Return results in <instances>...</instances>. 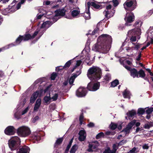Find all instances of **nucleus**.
Returning a JSON list of instances; mask_svg holds the SVG:
<instances>
[{
  "label": "nucleus",
  "instance_id": "cd10ccee",
  "mask_svg": "<svg viewBox=\"0 0 153 153\" xmlns=\"http://www.w3.org/2000/svg\"><path fill=\"white\" fill-rule=\"evenodd\" d=\"M118 144L117 145L116 143L113 144L112 145V149L111 150L112 153H116V152L118 149Z\"/></svg>",
  "mask_w": 153,
  "mask_h": 153
},
{
  "label": "nucleus",
  "instance_id": "de8ad7c7",
  "mask_svg": "<svg viewBox=\"0 0 153 153\" xmlns=\"http://www.w3.org/2000/svg\"><path fill=\"white\" fill-rule=\"evenodd\" d=\"M39 94V92L38 91H36L34 92L31 96L32 97H33V98H35L36 99L38 97V95Z\"/></svg>",
  "mask_w": 153,
  "mask_h": 153
},
{
  "label": "nucleus",
  "instance_id": "052dcab7",
  "mask_svg": "<svg viewBox=\"0 0 153 153\" xmlns=\"http://www.w3.org/2000/svg\"><path fill=\"white\" fill-rule=\"evenodd\" d=\"M34 138L37 140H40V137L39 135L37 134L36 135H34Z\"/></svg>",
  "mask_w": 153,
  "mask_h": 153
},
{
  "label": "nucleus",
  "instance_id": "37998d69",
  "mask_svg": "<svg viewBox=\"0 0 153 153\" xmlns=\"http://www.w3.org/2000/svg\"><path fill=\"white\" fill-rule=\"evenodd\" d=\"M104 134L102 132L98 133L96 136V138L97 139L100 138L104 136Z\"/></svg>",
  "mask_w": 153,
  "mask_h": 153
},
{
  "label": "nucleus",
  "instance_id": "5701e85b",
  "mask_svg": "<svg viewBox=\"0 0 153 153\" xmlns=\"http://www.w3.org/2000/svg\"><path fill=\"white\" fill-rule=\"evenodd\" d=\"M78 148L77 145L75 144L72 146L70 151V153H75Z\"/></svg>",
  "mask_w": 153,
  "mask_h": 153
},
{
  "label": "nucleus",
  "instance_id": "4d7b16f0",
  "mask_svg": "<svg viewBox=\"0 0 153 153\" xmlns=\"http://www.w3.org/2000/svg\"><path fill=\"white\" fill-rule=\"evenodd\" d=\"M113 5L114 7H117L119 4L118 0H113Z\"/></svg>",
  "mask_w": 153,
  "mask_h": 153
},
{
  "label": "nucleus",
  "instance_id": "4c0bfd02",
  "mask_svg": "<svg viewBox=\"0 0 153 153\" xmlns=\"http://www.w3.org/2000/svg\"><path fill=\"white\" fill-rule=\"evenodd\" d=\"M10 10L7 8L2 10L1 11V13L3 15H6L10 12Z\"/></svg>",
  "mask_w": 153,
  "mask_h": 153
},
{
  "label": "nucleus",
  "instance_id": "20e7f679",
  "mask_svg": "<svg viewBox=\"0 0 153 153\" xmlns=\"http://www.w3.org/2000/svg\"><path fill=\"white\" fill-rule=\"evenodd\" d=\"M17 132L19 136L21 137H26L30 135L31 131L30 128L28 127L22 126L18 128Z\"/></svg>",
  "mask_w": 153,
  "mask_h": 153
},
{
  "label": "nucleus",
  "instance_id": "7ed1b4c3",
  "mask_svg": "<svg viewBox=\"0 0 153 153\" xmlns=\"http://www.w3.org/2000/svg\"><path fill=\"white\" fill-rule=\"evenodd\" d=\"M20 140L17 137H15L8 141V145L11 150H17L19 149L20 145Z\"/></svg>",
  "mask_w": 153,
  "mask_h": 153
},
{
  "label": "nucleus",
  "instance_id": "338daca9",
  "mask_svg": "<svg viewBox=\"0 0 153 153\" xmlns=\"http://www.w3.org/2000/svg\"><path fill=\"white\" fill-rule=\"evenodd\" d=\"M28 107L26 108L25 109L22 111V115H24V114L26 113L27 112V111L28 110Z\"/></svg>",
  "mask_w": 153,
  "mask_h": 153
},
{
  "label": "nucleus",
  "instance_id": "aec40b11",
  "mask_svg": "<svg viewBox=\"0 0 153 153\" xmlns=\"http://www.w3.org/2000/svg\"><path fill=\"white\" fill-rule=\"evenodd\" d=\"M38 33V31H35L32 36L30 33H26V35H27H27L28 37V41L34 38Z\"/></svg>",
  "mask_w": 153,
  "mask_h": 153
},
{
  "label": "nucleus",
  "instance_id": "6e6d98bb",
  "mask_svg": "<svg viewBox=\"0 0 153 153\" xmlns=\"http://www.w3.org/2000/svg\"><path fill=\"white\" fill-rule=\"evenodd\" d=\"M130 37V40L132 42L135 41L136 40V36H131Z\"/></svg>",
  "mask_w": 153,
  "mask_h": 153
},
{
  "label": "nucleus",
  "instance_id": "3c124183",
  "mask_svg": "<svg viewBox=\"0 0 153 153\" xmlns=\"http://www.w3.org/2000/svg\"><path fill=\"white\" fill-rule=\"evenodd\" d=\"M21 4L20 2H19L16 6V7L15 6V8L14 9L13 11H15L19 9L21 7Z\"/></svg>",
  "mask_w": 153,
  "mask_h": 153
},
{
  "label": "nucleus",
  "instance_id": "6e6552de",
  "mask_svg": "<svg viewBox=\"0 0 153 153\" xmlns=\"http://www.w3.org/2000/svg\"><path fill=\"white\" fill-rule=\"evenodd\" d=\"M124 19L126 22L125 25L126 26H130V23L133 22L134 20V16L132 12L128 13L125 16Z\"/></svg>",
  "mask_w": 153,
  "mask_h": 153
},
{
  "label": "nucleus",
  "instance_id": "e2e57ef3",
  "mask_svg": "<svg viewBox=\"0 0 153 153\" xmlns=\"http://www.w3.org/2000/svg\"><path fill=\"white\" fill-rule=\"evenodd\" d=\"M36 99L33 98V97L31 96L30 99V102L32 103H33L34 102Z\"/></svg>",
  "mask_w": 153,
  "mask_h": 153
},
{
  "label": "nucleus",
  "instance_id": "bf43d9fd",
  "mask_svg": "<svg viewBox=\"0 0 153 153\" xmlns=\"http://www.w3.org/2000/svg\"><path fill=\"white\" fill-rule=\"evenodd\" d=\"M126 140H122L119 143H118V146L123 145L125 143H126Z\"/></svg>",
  "mask_w": 153,
  "mask_h": 153
},
{
  "label": "nucleus",
  "instance_id": "393cba45",
  "mask_svg": "<svg viewBox=\"0 0 153 153\" xmlns=\"http://www.w3.org/2000/svg\"><path fill=\"white\" fill-rule=\"evenodd\" d=\"M142 23L139 20L137 21L133 25V26L136 28L135 29L140 28V27L142 25Z\"/></svg>",
  "mask_w": 153,
  "mask_h": 153
},
{
  "label": "nucleus",
  "instance_id": "f704fd0d",
  "mask_svg": "<svg viewBox=\"0 0 153 153\" xmlns=\"http://www.w3.org/2000/svg\"><path fill=\"white\" fill-rule=\"evenodd\" d=\"M71 60H69L66 63L64 66L63 67V68L64 69H68L69 68L71 64Z\"/></svg>",
  "mask_w": 153,
  "mask_h": 153
},
{
  "label": "nucleus",
  "instance_id": "412c9836",
  "mask_svg": "<svg viewBox=\"0 0 153 153\" xmlns=\"http://www.w3.org/2000/svg\"><path fill=\"white\" fill-rule=\"evenodd\" d=\"M136 111L133 110L130 111H129L127 113V115L128 117L129 118L132 117L135 115H136Z\"/></svg>",
  "mask_w": 153,
  "mask_h": 153
},
{
  "label": "nucleus",
  "instance_id": "864d4df0",
  "mask_svg": "<svg viewBox=\"0 0 153 153\" xmlns=\"http://www.w3.org/2000/svg\"><path fill=\"white\" fill-rule=\"evenodd\" d=\"M6 85V82L3 80L0 79V85L2 87H4Z\"/></svg>",
  "mask_w": 153,
  "mask_h": 153
},
{
  "label": "nucleus",
  "instance_id": "a18cd8bd",
  "mask_svg": "<svg viewBox=\"0 0 153 153\" xmlns=\"http://www.w3.org/2000/svg\"><path fill=\"white\" fill-rule=\"evenodd\" d=\"M132 44L135 45L134 47H132V48H134V49L138 50L140 48V44L139 43H137L136 45H135V44L134 43H132Z\"/></svg>",
  "mask_w": 153,
  "mask_h": 153
},
{
  "label": "nucleus",
  "instance_id": "1a4fd4ad",
  "mask_svg": "<svg viewBox=\"0 0 153 153\" xmlns=\"http://www.w3.org/2000/svg\"><path fill=\"white\" fill-rule=\"evenodd\" d=\"M86 88L80 87L76 91V95L78 97H85L87 93Z\"/></svg>",
  "mask_w": 153,
  "mask_h": 153
},
{
  "label": "nucleus",
  "instance_id": "2f4dec72",
  "mask_svg": "<svg viewBox=\"0 0 153 153\" xmlns=\"http://www.w3.org/2000/svg\"><path fill=\"white\" fill-rule=\"evenodd\" d=\"M111 79V76L109 74H106L104 77V79L106 83H108Z\"/></svg>",
  "mask_w": 153,
  "mask_h": 153
},
{
  "label": "nucleus",
  "instance_id": "5fc2aeb1",
  "mask_svg": "<svg viewBox=\"0 0 153 153\" xmlns=\"http://www.w3.org/2000/svg\"><path fill=\"white\" fill-rule=\"evenodd\" d=\"M86 138V136H79V141H83L85 140Z\"/></svg>",
  "mask_w": 153,
  "mask_h": 153
},
{
  "label": "nucleus",
  "instance_id": "9b49d317",
  "mask_svg": "<svg viewBox=\"0 0 153 153\" xmlns=\"http://www.w3.org/2000/svg\"><path fill=\"white\" fill-rule=\"evenodd\" d=\"M140 31V29L134 28L129 31L127 34V36L129 37L131 36H137L139 34Z\"/></svg>",
  "mask_w": 153,
  "mask_h": 153
},
{
  "label": "nucleus",
  "instance_id": "4468645a",
  "mask_svg": "<svg viewBox=\"0 0 153 153\" xmlns=\"http://www.w3.org/2000/svg\"><path fill=\"white\" fill-rule=\"evenodd\" d=\"M30 148L26 146H21L19 147V151H17V153H29Z\"/></svg>",
  "mask_w": 153,
  "mask_h": 153
},
{
  "label": "nucleus",
  "instance_id": "6ab92c4d",
  "mask_svg": "<svg viewBox=\"0 0 153 153\" xmlns=\"http://www.w3.org/2000/svg\"><path fill=\"white\" fill-rule=\"evenodd\" d=\"M51 97H50V94H49V96H45L43 98L44 102L47 104H49L51 102Z\"/></svg>",
  "mask_w": 153,
  "mask_h": 153
},
{
  "label": "nucleus",
  "instance_id": "c756f323",
  "mask_svg": "<svg viewBox=\"0 0 153 153\" xmlns=\"http://www.w3.org/2000/svg\"><path fill=\"white\" fill-rule=\"evenodd\" d=\"M83 110L82 111V112L80 113V115L79 117V123L80 125L82 124L83 120L84 119V114L82 112Z\"/></svg>",
  "mask_w": 153,
  "mask_h": 153
},
{
  "label": "nucleus",
  "instance_id": "423d86ee",
  "mask_svg": "<svg viewBox=\"0 0 153 153\" xmlns=\"http://www.w3.org/2000/svg\"><path fill=\"white\" fill-rule=\"evenodd\" d=\"M145 71L142 69H140L139 71L135 68H133L130 70V75L133 78H139L143 77Z\"/></svg>",
  "mask_w": 153,
  "mask_h": 153
},
{
  "label": "nucleus",
  "instance_id": "ddd939ff",
  "mask_svg": "<svg viewBox=\"0 0 153 153\" xmlns=\"http://www.w3.org/2000/svg\"><path fill=\"white\" fill-rule=\"evenodd\" d=\"M15 129L14 127L12 126L7 127L4 130V133L7 135H13L15 133Z\"/></svg>",
  "mask_w": 153,
  "mask_h": 153
},
{
  "label": "nucleus",
  "instance_id": "680f3d73",
  "mask_svg": "<svg viewBox=\"0 0 153 153\" xmlns=\"http://www.w3.org/2000/svg\"><path fill=\"white\" fill-rule=\"evenodd\" d=\"M82 63V61L80 60H77L76 62V65L75 66H76V68L77 66H79Z\"/></svg>",
  "mask_w": 153,
  "mask_h": 153
},
{
  "label": "nucleus",
  "instance_id": "f8f14e48",
  "mask_svg": "<svg viewBox=\"0 0 153 153\" xmlns=\"http://www.w3.org/2000/svg\"><path fill=\"white\" fill-rule=\"evenodd\" d=\"M81 73V69H79L78 71H77L76 73H73L72 74V76H71L69 79V82L70 85H72L75 78Z\"/></svg>",
  "mask_w": 153,
  "mask_h": 153
},
{
  "label": "nucleus",
  "instance_id": "a19ab883",
  "mask_svg": "<svg viewBox=\"0 0 153 153\" xmlns=\"http://www.w3.org/2000/svg\"><path fill=\"white\" fill-rule=\"evenodd\" d=\"M153 111V107H151L148 108V109L146 110V113L148 114H150Z\"/></svg>",
  "mask_w": 153,
  "mask_h": 153
},
{
  "label": "nucleus",
  "instance_id": "ea45409f",
  "mask_svg": "<svg viewBox=\"0 0 153 153\" xmlns=\"http://www.w3.org/2000/svg\"><path fill=\"white\" fill-rule=\"evenodd\" d=\"M103 153H112V150L109 147H108L106 149H105Z\"/></svg>",
  "mask_w": 153,
  "mask_h": 153
},
{
  "label": "nucleus",
  "instance_id": "0e129e2a",
  "mask_svg": "<svg viewBox=\"0 0 153 153\" xmlns=\"http://www.w3.org/2000/svg\"><path fill=\"white\" fill-rule=\"evenodd\" d=\"M73 138H72L69 141L68 145L67 146L70 148L71 146L72 143H73Z\"/></svg>",
  "mask_w": 153,
  "mask_h": 153
},
{
  "label": "nucleus",
  "instance_id": "8fccbe9b",
  "mask_svg": "<svg viewBox=\"0 0 153 153\" xmlns=\"http://www.w3.org/2000/svg\"><path fill=\"white\" fill-rule=\"evenodd\" d=\"M136 148L135 147L133 148L131 150L127 152V153H136L137 152H136Z\"/></svg>",
  "mask_w": 153,
  "mask_h": 153
},
{
  "label": "nucleus",
  "instance_id": "a211bd4d",
  "mask_svg": "<svg viewBox=\"0 0 153 153\" xmlns=\"http://www.w3.org/2000/svg\"><path fill=\"white\" fill-rule=\"evenodd\" d=\"M103 13L104 14H105V18L106 19L105 20H106L113 16V15H112L111 13H110V11L105 10L103 12Z\"/></svg>",
  "mask_w": 153,
  "mask_h": 153
},
{
  "label": "nucleus",
  "instance_id": "13d9d810",
  "mask_svg": "<svg viewBox=\"0 0 153 153\" xmlns=\"http://www.w3.org/2000/svg\"><path fill=\"white\" fill-rule=\"evenodd\" d=\"M87 126L89 128H92L94 126V124L92 122H90L87 124Z\"/></svg>",
  "mask_w": 153,
  "mask_h": 153
},
{
  "label": "nucleus",
  "instance_id": "0eeeda50",
  "mask_svg": "<svg viewBox=\"0 0 153 153\" xmlns=\"http://www.w3.org/2000/svg\"><path fill=\"white\" fill-rule=\"evenodd\" d=\"M28 37L26 33L23 35H19L16 39L14 44H10L9 46L10 47L15 46L20 44L22 41L24 42L28 41Z\"/></svg>",
  "mask_w": 153,
  "mask_h": 153
},
{
  "label": "nucleus",
  "instance_id": "72a5a7b5",
  "mask_svg": "<svg viewBox=\"0 0 153 153\" xmlns=\"http://www.w3.org/2000/svg\"><path fill=\"white\" fill-rule=\"evenodd\" d=\"M93 82H90L88 83L87 87L86 88L90 91H93Z\"/></svg>",
  "mask_w": 153,
  "mask_h": 153
},
{
  "label": "nucleus",
  "instance_id": "603ef678",
  "mask_svg": "<svg viewBox=\"0 0 153 153\" xmlns=\"http://www.w3.org/2000/svg\"><path fill=\"white\" fill-rule=\"evenodd\" d=\"M85 131L84 130H81L79 133V136H85Z\"/></svg>",
  "mask_w": 153,
  "mask_h": 153
},
{
  "label": "nucleus",
  "instance_id": "c9c22d12",
  "mask_svg": "<svg viewBox=\"0 0 153 153\" xmlns=\"http://www.w3.org/2000/svg\"><path fill=\"white\" fill-rule=\"evenodd\" d=\"M117 124L114 123H111L110 126V128L112 130L115 129L117 128Z\"/></svg>",
  "mask_w": 153,
  "mask_h": 153
},
{
  "label": "nucleus",
  "instance_id": "79ce46f5",
  "mask_svg": "<svg viewBox=\"0 0 153 153\" xmlns=\"http://www.w3.org/2000/svg\"><path fill=\"white\" fill-rule=\"evenodd\" d=\"M58 97V94L57 93H55L52 97H51V99H52L53 101H56L57 100Z\"/></svg>",
  "mask_w": 153,
  "mask_h": 153
},
{
  "label": "nucleus",
  "instance_id": "c03bdc74",
  "mask_svg": "<svg viewBox=\"0 0 153 153\" xmlns=\"http://www.w3.org/2000/svg\"><path fill=\"white\" fill-rule=\"evenodd\" d=\"M88 57H87L85 59V62L87 63V65H88L90 66L92 64L93 62L92 61H89V57H88Z\"/></svg>",
  "mask_w": 153,
  "mask_h": 153
},
{
  "label": "nucleus",
  "instance_id": "09e8293b",
  "mask_svg": "<svg viewBox=\"0 0 153 153\" xmlns=\"http://www.w3.org/2000/svg\"><path fill=\"white\" fill-rule=\"evenodd\" d=\"M128 93L127 91L126 90H125L123 92V96L125 98H127L128 97Z\"/></svg>",
  "mask_w": 153,
  "mask_h": 153
},
{
  "label": "nucleus",
  "instance_id": "c85d7f7f",
  "mask_svg": "<svg viewBox=\"0 0 153 153\" xmlns=\"http://www.w3.org/2000/svg\"><path fill=\"white\" fill-rule=\"evenodd\" d=\"M53 24V22H52L51 21H47L46 22H45L44 23H43L42 25L41 28H43L44 27H46V25H48L49 26H48V27H49L51 26V25H52Z\"/></svg>",
  "mask_w": 153,
  "mask_h": 153
},
{
  "label": "nucleus",
  "instance_id": "473e14b6",
  "mask_svg": "<svg viewBox=\"0 0 153 153\" xmlns=\"http://www.w3.org/2000/svg\"><path fill=\"white\" fill-rule=\"evenodd\" d=\"M145 112L144 109L142 108H139L138 109L137 114L138 115L143 114Z\"/></svg>",
  "mask_w": 153,
  "mask_h": 153
},
{
  "label": "nucleus",
  "instance_id": "f3484780",
  "mask_svg": "<svg viewBox=\"0 0 153 153\" xmlns=\"http://www.w3.org/2000/svg\"><path fill=\"white\" fill-rule=\"evenodd\" d=\"M88 7V9H90V6L93 7L94 8L96 9L100 8L101 7V6L99 4H96L94 2H88L87 3Z\"/></svg>",
  "mask_w": 153,
  "mask_h": 153
},
{
  "label": "nucleus",
  "instance_id": "e433bc0d",
  "mask_svg": "<svg viewBox=\"0 0 153 153\" xmlns=\"http://www.w3.org/2000/svg\"><path fill=\"white\" fill-rule=\"evenodd\" d=\"M8 9L10 10V12L13 11L14 9L15 8V4H13L11 3L8 6Z\"/></svg>",
  "mask_w": 153,
  "mask_h": 153
},
{
  "label": "nucleus",
  "instance_id": "7c9ffc66",
  "mask_svg": "<svg viewBox=\"0 0 153 153\" xmlns=\"http://www.w3.org/2000/svg\"><path fill=\"white\" fill-rule=\"evenodd\" d=\"M119 83V81L118 80L115 79L111 82V86L112 87H114L118 85Z\"/></svg>",
  "mask_w": 153,
  "mask_h": 153
},
{
  "label": "nucleus",
  "instance_id": "58836bf2",
  "mask_svg": "<svg viewBox=\"0 0 153 153\" xmlns=\"http://www.w3.org/2000/svg\"><path fill=\"white\" fill-rule=\"evenodd\" d=\"M57 76V74L55 72L53 73L51 75V78L52 80H54Z\"/></svg>",
  "mask_w": 153,
  "mask_h": 153
},
{
  "label": "nucleus",
  "instance_id": "69168bd1",
  "mask_svg": "<svg viewBox=\"0 0 153 153\" xmlns=\"http://www.w3.org/2000/svg\"><path fill=\"white\" fill-rule=\"evenodd\" d=\"M142 148L143 149H148L149 148V146L147 144H145L142 146Z\"/></svg>",
  "mask_w": 153,
  "mask_h": 153
},
{
  "label": "nucleus",
  "instance_id": "49530a36",
  "mask_svg": "<svg viewBox=\"0 0 153 153\" xmlns=\"http://www.w3.org/2000/svg\"><path fill=\"white\" fill-rule=\"evenodd\" d=\"M99 30V28L97 26L94 29V30L92 31V33H89V34L92 35H94Z\"/></svg>",
  "mask_w": 153,
  "mask_h": 153
},
{
  "label": "nucleus",
  "instance_id": "f257e3e1",
  "mask_svg": "<svg viewBox=\"0 0 153 153\" xmlns=\"http://www.w3.org/2000/svg\"><path fill=\"white\" fill-rule=\"evenodd\" d=\"M98 42L94 45L92 50L102 53H107L111 47L112 39L111 36L103 34L99 37Z\"/></svg>",
  "mask_w": 153,
  "mask_h": 153
},
{
  "label": "nucleus",
  "instance_id": "b1692460",
  "mask_svg": "<svg viewBox=\"0 0 153 153\" xmlns=\"http://www.w3.org/2000/svg\"><path fill=\"white\" fill-rule=\"evenodd\" d=\"M100 86V83L99 82L93 83V91H95L99 89Z\"/></svg>",
  "mask_w": 153,
  "mask_h": 153
},
{
  "label": "nucleus",
  "instance_id": "dca6fc26",
  "mask_svg": "<svg viewBox=\"0 0 153 153\" xmlns=\"http://www.w3.org/2000/svg\"><path fill=\"white\" fill-rule=\"evenodd\" d=\"M41 104V100L40 98H38L36 102L33 110L34 111H37L39 108Z\"/></svg>",
  "mask_w": 153,
  "mask_h": 153
},
{
  "label": "nucleus",
  "instance_id": "bb28decb",
  "mask_svg": "<svg viewBox=\"0 0 153 153\" xmlns=\"http://www.w3.org/2000/svg\"><path fill=\"white\" fill-rule=\"evenodd\" d=\"M80 13L79 11L74 10L71 11V15L74 17L78 16Z\"/></svg>",
  "mask_w": 153,
  "mask_h": 153
},
{
  "label": "nucleus",
  "instance_id": "774afa93",
  "mask_svg": "<svg viewBox=\"0 0 153 153\" xmlns=\"http://www.w3.org/2000/svg\"><path fill=\"white\" fill-rule=\"evenodd\" d=\"M51 87V85L47 86L46 88L44 90V92L45 93H46L48 91L49 88Z\"/></svg>",
  "mask_w": 153,
  "mask_h": 153
},
{
  "label": "nucleus",
  "instance_id": "2eb2a0df",
  "mask_svg": "<svg viewBox=\"0 0 153 153\" xmlns=\"http://www.w3.org/2000/svg\"><path fill=\"white\" fill-rule=\"evenodd\" d=\"M66 11V10L64 8L57 9L55 11V16H64L65 15Z\"/></svg>",
  "mask_w": 153,
  "mask_h": 153
},
{
  "label": "nucleus",
  "instance_id": "a878e982",
  "mask_svg": "<svg viewBox=\"0 0 153 153\" xmlns=\"http://www.w3.org/2000/svg\"><path fill=\"white\" fill-rule=\"evenodd\" d=\"M63 140V137L58 138L55 143L54 147H55L57 145H60L62 143Z\"/></svg>",
  "mask_w": 153,
  "mask_h": 153
},
{
  "label": "nucleus",
  "instance_id": "4be33fe9",
  "mask_svg": "<svg viewBox=\"0 0 153 153\" xmlns=\"http://www.w3.org/2000/svg\"><path fill=\"white\" fill-rule=\"evenodd\" d=\"M83 16L84 17L85 19H90V13L89 9L88 8V11L83 14Z\"/></svg>",
  "mask_w": 153,
  "mask_h": 153
},
{
  "label": "nucleus",
  "instance_id": "f03ea898",
  "mask_svg": "<svg viewBox=\"0 0 153 153\" xmlns=\"http://www.w3.org/2000/svg\"><path fill=\"white\" fill-rule=\"evenodd\" d=\"M87 75L91 80H98L101 77V70L97 67L91 68L88 70Z\"/></svg>",
  "mask_w": 153,
  "mask_h": 153
},
{
  "label": "nucleus",
  "instance_id": "9d476101",
  "mask_svg": "<svg viewBox=\"0 0 153 153\" xmlns=\"http://www.w3.org/2000/svg\"><path fill=\"white\" fill-rule=\"evenodd\" d=\"M136 120H133L129 123L125 128H124L121 131V132H124L126 134H129L130 132L131 129L132 127L134 125L135 123Z\"/></svg>",
  "mask_w": 153,
  "mask_h": 153
},
{
  "label": "nucleus",
  "instance_id": "39448f33",
  "mask_svg": "<svg viewBox=\"0 0 153 153\" xmlns=\"http://www.w3.org/2000/svg\"><path fill=\"white\" fill-rule=\"evenodd\" d=\"M137 3L135 1L132 0H127L124 4V7L128 11L131 12L136 7Z\"/></svg>",
  "mask_w": 153,
  "mask_h": 153
}]
</instances>
